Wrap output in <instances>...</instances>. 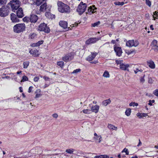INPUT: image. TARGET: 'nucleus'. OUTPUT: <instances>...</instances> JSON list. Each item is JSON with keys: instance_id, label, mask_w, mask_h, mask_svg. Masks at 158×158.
Returning <instances> with one entry per match:
<instances>
[{"instance_id": "1", "label": "nucleus", "mask_w": 158, "mask_h": 158, "mask_svg": "<svg viewBox=\"0 0 158 158\" xmlns=\"http://www.w3.org/2000/svg\"><path fill=\"white\" fill-rule=\"evenodd\" d=\"M58 10L61 13H68L70 12V8L66 4L61 1H58L57 2Z\"/></svg>"}, {"instance_id": "2", "label": "nucleus", "mask_w": 158, "mask_h": 158, "mask_svg": "<svg viewBox=\"0 0 158 158\" xmlns=\"http://www.w3.org/2000/svg\"><path fill=\"white\" fill-rule=\"evenodd\" d=\"M21 2L18 0H12L8 3L7 7L9 8V6H10L12 10L13 11H15V10L19 8V7L20 5Z\"/></svg>"}, {"instance_id": "3", "label": "nucleus", "mask_w": 158, "mask_h": 158, "mask_svg": "<svg viewBox=\"0 0 158 158\" xmlns=\"http://www.w3.org/2000/svg\"><path fill=\"white\" fill-rule=\"evenodd\" d=\"M25 27L26 26L24 23H19L14 26L13 30L15 32L19 33L25 31Z\"/></svg>"}, {"instance_id": "4", "label": "nucleus", "mask_w": 158, "mask_h": 158, "mask_svg": "<svg viewBox=\"0 0 158 158\" xmlns=\"http://www.w3.org/2000/svg\"><path fill=\"white\" fill-rule=\"evenodd\" d=\"M86 4L81 2L78 5L77 10L80 14H81L85 12L86 9Z\"/></svg>"}, {"instance_id": "5", "label": "nucleus", "mask_w": 158, "mask_h": 158, "mask_svg": "<svg viewBox=\"0 0 158 158\" xmlns=\"http://www.w3.org/2000/svg\"><path fill=\"white\" fill-rule=\"evenodd\" d=\"M39 30L44 31L45 33H49L50 31L49 28L47 26V24L44 23H42L39 26Z\"/></svg>"}, {"instance_id": "6", "label": "nucleus", "mask_w": 158, "mask_h": 158, "mask_svg": "<svg viewBox=\"0 0 158 158\" xmlns=\"http://www.w3.org/2000/svg\"><path fill=\"white\" fill-rule=\"evenodd\" d=\"M9 9H7L5 6H2L0 8V16L5 17L9 14Z\"/></svg>"}, {"instance_id": "7", "label": "nucleus", "mask_w": 158, "mask_h": 158, "mask_svg": "<svg viewBox=\"0 0 158 158\" xmlns=\"http://www.w3.org/2000/svg\"><path fill=\"white\" fill-rule=\"evenodd\" d=\"M139 44L138 41L137 40H129L126 42V45L131 47L132 46L136 47Z\"/></svg>"}, {"instance_id": "8", "label": "nucleus", "mask_w": 158, "mask_h": 158, "mask_svg": "<svg viewBox=\"0 0 158 158\" xmlns=\"http://www.w3.org/2000/svg\"><path fill=\"white\" fill-rule=\"evenodd\" d=\"M51 6L49 5H47L46 3H44L40 7V10L41 11H50Z\"/></svg>"}, {"instance_id": "9", "label": "nucleus", "mask_w": 158, "mask_h": 158, "mask_svg": "<svg viewBox=\"0 0 158 158\" xmlns=\"http://www.w3.org/2000/svg\"><path fill=\"white\" fill-rule=\"evenodd\" d=\"M74 57V55L72 53L68 54L63 57L62 60L65 62H67L73 59Z\"/></svg>"}, {"instance_id": "10", "label": "nucleus", "mask_w": 158, "mask_h": 158, "mask_svg": "<svg viewBox=\"0 0 158 158\" xmlns=\"http://www.w3.org/2000/svg\"><path fill=\"white\" fill-rule=\"evenodd\" d=\"M16 15L19 18H22L24 16L23 10L22 8L20 7L16 11Z\"/></svg>"}, {"instance_id": "11", "label": "nucleus", "mask_w": 158, "mask_h": 158, "mask_svg": "<svg viewBox=\"0 0 158 158\" xmlns=\"http://www.w3.org/2000/svg\"><path fill=\"white\" fill-rule=\"evenodd\" d=\"M99 40L100 38H90L86 41L85 43L87 44H90L94 43Z\"/></svg>"}, {"instance_id": "12", "label": "nucleus", "mask_w": 158, "mask_h": 158, "mask_svg": "<svg viewBox=\"0 0 158 158\" xmlns=\"http://www.w3.org/2000/svg\"><path fill=\"white\" fill-rule=\"evenodd\" d=\"M38 19V16L32 14L30 15V20L31 23H35Z\"/></svg>"}, {"instance_id": "13", "label": "nucleus", "mask_w": 158, "mask_h": 158, "mask_svg": "<svg viewBox=\"0 0 158 158\" xmlns=\"http://www.w3.org/2000/svg\"><path fill=\"white\" fill-rule=\"evenodd\" d=\"M98 54L97 52H91V54L89 56L86 58L87 60L90 61L93 60Z\"/></svg>"}, {"instance_id": "14", "label": "nucleus", "mask_w": 158, "mask_h": 158, "mask_svg": "<svg viewBox=\"0 0 158 158\" xmlns=\"http://www.w3.org/2000/svg\"><path fill=\"white\" fill-rule=\"evenodd\" d=\"M10 18L12 21L13 23H17L19 21L15 14L13 13L10 15Z\"/></svg>"}, {"instance_id": "15", "label": "nucleus", "mask_w": 158, "mask_h": 158, "mask_svg": "<svg viewBox=\"0 0 158 158\" xmlns=\"http://www.w3.org/2000/svg\"><path fill=\"white\" fill-rule=\"evenodd\" d=\"M114 49L117 55L119 56L121 55L122 51L121 48L115 47H114Z\"/></svg>"}, {"instance_id": "16", "label": "nucleus", "mask_w": 158, "mask_h": 158, "mask_svg": "<svg viewBox=\"0 0 158 158\" xmlns=\"http://www.w3.org/2000/svg\"><path fill=\"white\" fill-rule=\"evenodd\" d=\"M99 109V106L96 105L92 106L91 108V110L92 112L97 113L98 112Z\"/></svg>"}, {"instance_id": "17", "label": "nucleus", "mask_w": 158, "mask_h": 158, "mask_svg": "<svg viewBox=\"0 0 158 158\" xmlns=\"http://www.w3.org/2000/svg\"><path fill=\"white\" fill-rule=\"evenodd\" d=\"M45 15L49 19H52L55 18V15L52 14L49 11H46Z\"/></svg>"}, {"instance_id": "18", "label": "nucleus", "mask_w": 158, "mask_h": 158, "mask_svg": "<svg viewBox=\"0 0 158 158\" xmlns=\"http://www.w3.org/2000/svg\"><path fill=\"white\" fill-rule=\"evenodd\" d=\"M147 64L148 65L149 67L152 69H154L155 67V64L153 61L151 60H149L147 61Z\"/></svg>"}, {"instance_id": "19", "label": "nucleus", "mask_w": 158, "mask_h": 158, "mask_svg": "<svg viewBox=\"0 0 158 158\" xmlns=\"http://www.w3.org/2000/svg\"><path fill=\"white\" fill-rule=\"evenodd\" d=\"M59 24L60 26L64 29L66 28L67 27V23L66 22L61 21L60 22Z\"/></svg>"}, {"instance_id": "20", "label": "nucleus", "mask_w": 158, "mask_h": 158, "mask_svg": "<svg viewBox=\"0 0 158 158\" xmlns=\"http://www.w3.org/2000/svg\"><path fill=\"white\" fill-rule=\"evenodd\" d=\"M29 53L34 56H37L39 55L38 52L37 50L31 49L29 51Z\"/></svg>"}, {"instance_id": "21", "label": "nucleus", "mask_w": 158, "mask_h": 158, "mask_svg": "<svg viewBox=\"0 0 158 158\" xmlns=\"http://www.w3.org/2000/svg\"><path fill=\"white\" fill-rule=\"evenodd\" d=\"M96 9V8L95 7V6H93V7L90 6L88 9V12L89 13H93L96 11L95 10Z\"/></svg>"}, {"instance_id": "22", "label": "nucleus", "mask_w": 158, "mask_h": 158, "mask_svg": "<svg viewBox=\"0 0 158 158\" xmlns=\"http://www.w3.org/2000/svg\"><path fill=\"white\" fill-rule=\"evenodd\" d=\"M129 66V65L128 64H121L120 65V68L122 70H125L127 69V68Z\"/></svg>"}, {"instance_id": "23", "label": "nucleus", "mask_w": 158, "mask_h": 158, "mask_svg": "<svg viewBox=\"0 0 158 158\" xmlns=\"http://www.w3.org/2000/svg\"><path fill=\"white\" fill-rule=\"evenodd\" d=\"M111 102L110 99H108L103 101L102 102V104L105 106H106L108 104H110Z\"/></svg>"}, {"instance_id": "24", "label": "nucleus", "mask_w": 158, "mask_h": 158, "mask_svg": "<svg viewBox=\"0 0 158 158\" xmlns=\"http://www.w3.org/2000/svg\"><path fill=\"white\" fill-rule=\"evenodd\" d=\"M108 127L111 130H116L117 129V127H115L114 125L110 124H108Z\"/></svg>"}, {"instance_id": "25", "label": "nucleus", "mask_w": 158, "mask_h": 158, "mask_svg": "<svg viewBox=\"0 0 158 158\" xmlns=\"http://www.w3.org/2000/svg\"><path fill=\"white\" fill-rule=\"evenodd\" d=\"M109 156L107 155H101L100 156H96L94 157V158H109Z\"/></svg>"}, {"instance_id": "26", "label": "nucleus", "mask_w": 158, "mask_h": 158, "mask_svg": "<svg viewBox=\"0 0 158 158\" xmlns=\"http://www.w3.org/2000/svg\"><path fill=\"white\" fill-rule=\"evenodd\" d=\"M74 151V149L73 148L68 149L66 150L65 152H66L70 154H73V152Z\"/></svg>"}, {"instance_id": "27", "label": "nucleus", "mask_w": 158, "mask_h": 158, "mask_svg": "<svg viewBox=\"0 0 158 158\" xmlns=\"http://www.w3.org/2000/svg\"><path fill=\"white\" fill-rule=\"evenodd\" d=\"M47 0H36V4L37 6H40L43 2L46 1Z\"/></svg>"}, {"instance_id": "28", "label": "nucleus", "mask_w": 158, "mask_h": 158, "mask_svg": "<svg viewBox=\"0 0 158 158\" xmlns=\"http://www.w3.org/2000/svg\"><path fill=\"white\" fill-rule=\"evenodd\" d=\"M100 21H98L96 23H92L91 24V26L92 27H97L98 26L100 25Z\"/></svg>"}, {"instance_id": "29", "label": "nucleus", "mask_w": 158, "mask_h": 158, "mask_svg": "<svg viewBox=\"0 0 158 158\" xmlns=\"http://www.w3.org/2000/svg\"><path fill=\"white\" fill-rule=\"evenodd\" d=\"M131 112V109L129 108L127 110L125 111V114L127 116H129L130 115Z\"/></svg>"}, {"instance_id": "30", "label": "nucleus", "mask_w": 158, "mask_h": 158, "mask_svg": "<svg viewBox=\"0 0 158 158\" xmlns=\"http://www.w3.org/2000/svg\"><path fill=\"white\" fill-rule=\"evenodd\" d=\"M103 76L105 77H109L110 75L109 72L107 71H105L103 74Z\"/></svg>"}, {"instance_id": "31", "label": "nucleus", "mask_w": 158, "mask_h": 158, "mask_svg": "<svg viewBox=\"0 0 158 158\" xmlns=\"http://www.w3.org/2000/svg\"><path fill=\"white\" fill-rule=\"evenodd\" d=\"M29 64V61H26L24 62L23 63V68L26 69L27 68Z\"/></svg>"}, {"instance_id": "32", "label": "nucleus", "mask_w": 158, "mask_h": 158, "mask_svg": "<svg viewBox=\"0 0 158 158\" xmlns=\"http://www.w3.org/2000/svg\"><path fill=\"white\" fill-rule=\"evenodd\" d=\"M114 4L115 5H119V6H123L124 4V2H115L114 3Z\"/></svg>"}, {"instance_id": "33", "label": "nucleus", "mask_w": 158, "mask_h": 158, "mask_svg": "<svg viewBox=\"0 0 158 158\" xmlns=\"http://www.w3.org/2000/svg\"><path fill=\"white\" fill-rule=\"evenodd\" d=\"M57 64L62 68L64 65V62L62 61H60L57 62Z\"/></svg>"}, {"instance_id": "34", "label": "nucleus", "mask_w": 158, "mask_h": 158, "mask_svg": "<svg viewBox=\"0 0 158 158\" xmlns=\"http://www.w3.org/2000/svg\"><path fill=\"white\" fill-rule=\"evenodd\" d=\"M28 80V78L26 76H24L22 77V79L21 80V82H24L26 81H27Z\"/></svg>"}, {"instance_id": "35", "label": "nucleus", "mask_w": 158, "mask_h": 158, "mask_svg": "<svg viewBox=\"0 0 158 158\" xmlns=\"http://www.w3.org/2000/svg\"><path fill=\"white\" fill-rule=\"evenodd\" d=\"M36 34L34 33L31 34L29 35V38L31 39H33L36 37Z\"/></svg>"}, {"instance_id": "36", "label": "nucleus", "mask_w": 158, "mask_h": 158, "mask_svg": "<svg viewBox=\"0 0 158 158\" xmlns=\"http://www.w3.org/2000/svg\"><path fill=\"white\" fill-rule=\"evenodd\" d=\"M74 154L77 156H80V155L84 154L83 153V152L82 151L78 150L77 151L76 153H75Z\"/></svg>"}, {"instance_id": "37", "label": "nucleus", "mask_w": 158, "mask_h": 158, "mask_svg": "<svg viewBox=\"0 0 158 158\" xmlns=\"http://www.w3.org/2000/svg\"><path fill=\"white\" fill-rule=\"evenodd\" d=\"M138 103H135V102H131V103H130L129 104V106H138Z\"/></svg>"}, {"instance_id": "38", "label": "nucleus", "mask_w": 158, "mask_h": 158, "mask_svg": "<svg viewBox=\"0 0 158 158\" xmlns=\"http://www.w3.org/2000/svg\"><path fill=\"white\" fill-rule=\"evenodd\" d=\"M143 70L142 69H138L136 68L135 70H134V72L135 74L137 73L138 72H142L143 71Z\"/></svg>"}, {"instance_id": "39", "label": "nucleus", "mask_w": 158, "mask_h": 158, "mask_svg": "<svg viewBox=\"0 0 158 158\" xmlns=\"http://www.w3.org/2000/svg\"><path fill=\"white\" fill-rule=\"evenodd\" d=\"M6 2L7 0H0V5L6 4Z\"/></svg>"}, {"instance_id": "40", "label": "nucleus", "mask_w": 158, "mask_h": 158, "mask_svg": "<svg viewBox=\"0 0 158 158\" xmlns=\"http://www.w3.org/2000/svg\"><path fill=\"white\" fill-rule=\"evenodd\" d=\"M146 4L149 7H150L151 5V2L149 0H145Z\"/></svg>"}, {"instance_id": "41", "label": "nucleus", "mask_w": 158, "mask_h": 158, "mask_svg": "<svg viewBox=\"0 0 158 158\" xmlns=\"http://www.w3.org/2000/svg\"><path fill=\"white\" fill-rule=\"evenodd\" d=\"M81 69H77L76 70H74L72 72V73H77L81 71Z\"/></svg>"}, {"instance_id": "42", "label": "nucleus", "mask_w": 158, "mask_h": 158, "mask_svg": "<svg viewBox=\"0 0 158 158\" xmlns=\"http://www.w3.org/2000/svg\"><path fill=\"white\" fill-rule=\"evenodd\" d=\"M94 135L95 136H97L98 137H99V143H100L101 141V139H102V137L101 135H98L96 133H94Z\"/></svg>"}, {"instance_id": "43", "label": "nucleus", "mask_w": 158, "mask_h": 158, "mask_svg": "<svg viewBox=\"0 0 158 158\" xmlns=\"http://www.w3.org/2000/svg\"><path fill=\"white\" fill-rule=\"evenodd\" d=\"M122 152H125L126 153V155H128L129 154V152L128 151V150L126 148H124L122 151Z\"/></svg>"}, {"instance_id": "44", "label": "nucleus", "mask_w": 158, "mask_h": 158, "mask_svg": "<svg viewBox=\"0 0 158 158\" xmlns=\"http://www.w3.org/2000/svg\"><path fill=\"white\" fill-rule=\"evenodd\" d=\"M152 48L155 51H158V47L157 45L152 46Z\"/></svg>"}, {"instance_id": "45", "label": "nucleus", "mask_w": 158, "mask_h": 158, "mask_svg": "<svg viewBox=\"0 0 158 158\" xmlns=\"http://www.w3.org/2000/svg\"><path fill=\"white\" fill-rule=\"evenodd\" d=\"M153 94L156 96L158 97V89H156L155 90Z\"/></svg>"}, {"instance_id": "46", "label": "nucleus", "mask_w": 158, "mask_h": 158, "mask_svg": "<svg viewBox=\"0 0 158 158\" xmlns=\"http://www.w3.org/2000/svg\"><path fill=\"white\" fill-rule=\"evenodd\" d=\"M157 41L156 40H154L152 43V46H155L157 44Z\"/></svg>"}, {"instance_id": "47", "label": "nucleus", "mask_w": 158, "mask_h": 158, "mask_svg": "<svg viewBox=\"0 0 158 158\" xmlns=\"http://www.w3.org/2000/svg\"><path fill=\"white\" fill-rule=\"evenodd\" d=\"M155 102V100H150L149 101V103L148 104L150 106H152V103H154Z\"/></svg>"}, {"instance_id": "48", "label": "nucleus", "mask_w": 158, "mask_h": 158, "mask_svg": "<svg viewBox=\"0 0 158 158\" xmlns=\"http://www.w3.org/2000/svg\"><path fill=\"white\" fill-rule=\"evenodd\" d=\"M43 40L40 41H38L37 43H36L37 44V46H39L40 45L43 44Z\"/></svg>"}, {"instance_id": "49", "label": "nucleus", "mask_w": 158, "mask_h": 158, "mask_svg": "<svg viewBox=\"0 0 158 158\" xmlns=\"http://www.w3.org/2000/svg\"><path fill=\"white\" fill-rule=\"evenodd\" d=\"M148 116V114L144 113H141V118H142V117H146V116Z\"/></svg>"}, {"instance_id": "50", "label": "nucleus", "mask_w": 158, "mask_h": 158, "mask_svg": "<svg viewBox=\"0 0 158 158\" xmlns=\"http://www.w3.org/2000/svg\"><path fill=\"white\" fill-rule=\"evenodd\" d=\"M82 112L85 114H89L90 113L89 112V110H82Z\"/></svg>"}, {"instance_id": "51", "label": "nucleus", "mask_w": 158, "mask_h": 158, "mask_svg": "<svg viewBox=\"0 0 158 158\" xmlns=\"http://www.w3.org/2000/svg\"><path fill=\"white\" fill-rule=\"evenodd\" d=\"M140 82H141L142 83H143L145 81V80L144 78V77H141L140 78Z\"/></svg>"}, {"instance_id": "52", "label": "nucleus", "mask_w": 158, "mask_h": 158, "mask_svg": "<svg viewBox=\"0 0 158 158\" xmlns=\"http://www.w3.org/2000/svg\"><path fill=\"white\" fill-rule=\"evenodd\" d=\"M39 79V78L38 77H35L34 78V80L35 82H37Z\"/></svg>"}, {"instance_id": "53", "label": "nucleus", "mask_w": 158, "mask_h": 158, "mask_svg": "<svg viewBox=\"0 0 158 158\" xmlns=\"http://www.w3.org/2000/svg\"><path fill=\"white\" fill-rule=\"evenodd\" d=\"M51 155L50 154H48L45 156L44 158H52Z\"/></svg>"}, {"instance_id": "54", "label": "nucleus", "mask_w": 158, "mask_h": 158, "mask_svg": "<svg viewBox=\"0 0 158 158\" xmlns=\"http://www.w3.org/2000/svg\"><path fill=\"white\" fill-rule=\"evenodd\" d=\"M52 116L54 118H57L58 117V115L57 114L55 113L53 114Z\"/></svg>"}, {"instance_id": "55", "label": "nucleus", "mask_w": 158, "mask_h": 158, "mask_svg": "<svg viewBox=\"0 0 158 158\" xmlns=\"http://www.w3.org/2000/svg\"><path fill=\"white\" fill-rule=\"evenodd\" d=\"M33 87L32 86H30L29 87L28 92L29 93H30L31 92L32 89H33Z\"/></svg>"}, {"instance_id": "56", "label": "nucleus", "mask_w": 158, "mask_h": 158, "mask_svg": "<svg viewBox=\"0 0 158 158\" xmlns=\"http://www.w3.org/2000/svg\"><path fill=\"white\" fill-rule=\"evenodd\" d=\"M43 78L45 80V81H48L49 78L48 77H47L44 76L43 77Z\"/></svg>"}, {"instance_id": "57", "label": "nucleus", "mask_w": 158, "mask_h": 158, "mask_svg": "<svg viewBox=\"0 0 158 158\" xmlns=\"http://www.w3.org/2000/svg\"><path fill=\"white\" fill-rule=\"evenodd\" d=\"M141 113H138L136 115L137 117H139V118H141Z\"/></svg>"}, {"instance_id": "58", "label": "nucleus", "mask_w": 158, "mask_h": 158, "mask_svg": "<svg viewBox=\"0 0 158 158\" xmlns=\"http://www.w3.org/2000/svg\"><path fill=\"white\" fill-rule=\"evenodd\" d=\"M31 46L33 47H37L38 46H37V44L36 43H34V44H31Z\"/></svg>"}, {"instance_id": "59", "label": "nucleus", "mask_w": 158, "mask_h": 158, "mask_svg": "<svg viewBox=\"0 0 158 158\" xmlns=\"http://www.w3.org/2000/svg\"><path fill=\"white\" fill-rule=\"evenodd\" d=\"M41 95L40 94H37L35 97V98H38L40 97V96Z\"/></svg>"}, {"instance_id": "60", "label": "nucleus", "mask_w": 158, "mask_h": 158, "mask_svg": "<svg viewBox=\"0 0 158 158\" xmlns=\"http://www.w3.org/2000/svg\"><path fill=\"white\" fill-rule=\"evenodd\" d=\"M2 79H5V78L9 79V78H10V77L8 76H6L5 77H2Z\"/></svg>"}, {"instance_id": "61", "label": "nucleus", "mask_w": 158, "mask_h": 158, "mask_svg": "<svg viewBox=\"0 0 158 158\" xmlns=\"http://www.w3.org/2000/svg\"><path fill=\"white\" fill-rule=\"evenodd\" d=\"M141 144H142V143L141 142L140 140L139 139V143L137 145V146H139L141 145Z\"/></svg>"}, {"instance_id": "62", "label": "nucleus", "mask_w": 158, "mask_h": 158, "mask_svg": "<svg viewBox=\"0 0 158 158\" xmlns=\"http://www.w3.org/2000/svg\"><path fill=\"white\" fill-rule=\"evenodd\" d=\"M116 63L117 64H120V63H121V62L120 61H118V60H116Z\"/></svg>"}, {"instance_id": "63", "label": "nucleus", "mask_w": 158, "mask_h": 158, "mask_svg": "<svg viewBox=\"0 0 158 158\" xmlns=\"http://www.w3.org/2000/svg\"><path fill=\"white\" fill-rule=\"evenodd\" d=\"M154 15L157 16L158 15L157 14V12L156 11H155V12H154Z\"/></svg>"}, {"instance_id": "64", "label": "nucleus", "mask_w": 158, "mask_h": 158, "mask_svg": "<svg viewBox=\"0 0 158 158\" xmlns=\"http://www.w3.org/2000/svg\"><path fill=\"white\" fill-rule=\"evenodd\" d=\"M150 29H151L153 31L154 30V28L153 27V25H151L150 26Z\"/></svg>"}]
</instances>
